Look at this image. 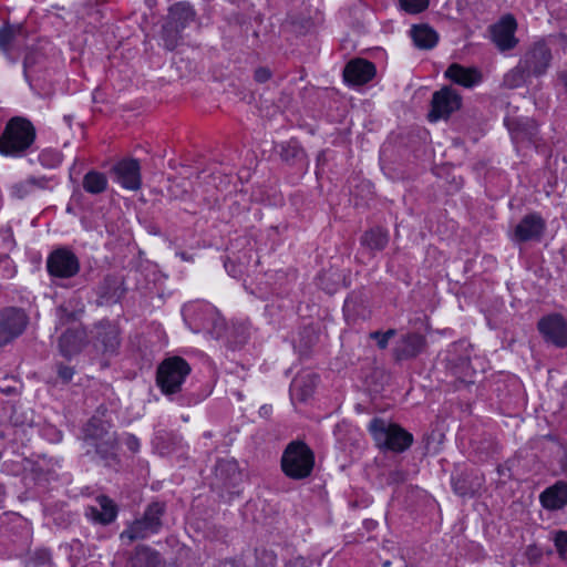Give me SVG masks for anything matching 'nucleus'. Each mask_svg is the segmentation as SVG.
Wrapping results in <instances>:
<instances>
[{
	"instance_id": "6",
	"label": "nucleus",
	"mask_w": 567,
	"mask_h": 567,
	"mask_svg": "<svg viewBox=\"0 0 567 567\" xmlns=\"http://www.w3.org/2000/svg\"><path fill=\"white\" fill-rule=\"evenodd\" d=\"M190 372V367L181 357L165 359L157 368L156 383L164 394L181 391L182 384Z\"/></svg>"
},
{
	"instance_id": "24",
	"label": "nucleus",
	"mask_w": 567,
	"mask_h": 567,
	"mask_svg": "<svg viewBox=\"0 0 567 567\" xmlns=\"http://www.w3.org/2000/svg\"><path fill=\"white\" fill-rule=\"evenodd\" d=\"M99 507L89 506L85 511L87 517L103 525L112 523L117 515L115 504L106 496H100L96 499Z\"/></svg>"
},
{
	"instance_id": "38",
	"label": "nucleus",
	"mask_w": 567,
	"mask_h": 567,
	"mask_svg": "<svg viewBox=\"0 0 567 567\" xmlns=\"http://www.w3.org/2000/svg\"><path fill=\"white\" fill-rule=\"evenodd\" d=\"M430 0H400L402 10L410 14H416L427 9Z\"/></svg>"
},
{
	"instance_id": "12",
	"label": "nucleus",
	"mask_w": 567,
	"mask_h": 567,
	"mask_svg": "<svg viewBox=\"0 0 567 567\" xmlns=\"http://www.w3.org/2000/svg\"><path fill=\"white\" fill-rule=\"evenodd\" d=\"M538 330L544 338L559 348L567 346V322L560 315L544 317L538 322Z\"/></svg>"
},
{
	"instance_id": "30",
	"label": "nucleus",
	"mask_w": 567,
	"mask_h": 567,
	"mask_svg": "<svg viewBox=\"0 0 567 567\" xmlns=\"http://www.w3.org/2000/svg\"><path fill=\"white\" fill-rule=\"evenodd\" d=\"M83 188L86 193L97 195L106 190L107 178L97 171H90L83 177Z\"/></svg>"
},
{
	"instance_id": "16",
	"label": "nucleus",
	"mask_w": 567,
	"mask_h": 567,
	"mask_svg": "<svg viewBox=\"0 0 567 567\" xmlns=\"http://www.w3.org/2000/svg\"><path fill=\"white\" fill-rule=\"evenodd\" d=\"M426 347V339L420 333L402 336L393 349V355L398 361L413 359Z\"/></svg>"
},
{
	"instance_id": "22",
	"label": "nucleus",
	"mask_w": 567,
	"mask_h": 567,
	"mask_svg": "<svg viewBox=\"0 0 567 567\" xmlns=\"http://www.w3.org/2000/svg\"><path fill=\"white\" fill-rule=\"evenodd\" d=\"M96 341L104 353L113 354L120 346L118 330L109 321H102L95 326Z\"/></svg>"
},
{
	"instance_id": "44",
	"label": "nucleus",
	"mask_w": 567,
	"mask_h": 567,
	"mask_svg": "<svg viewBox=\"0 0 567 567\" xmlns=\"http://www.w3.org/2000/svg\"><path fill=\"white\" fill-rule=\"evenodd\" d=\"M557 79L558 84L561 85L564 90L567 92V65L558 72Z\"/></svg>"
},
{
	"instance_id": "39",
	"label": "nucleus",
	"mask_w": 567,
	"mask_h": 567,
	"mask_svg": "<svg viewBox=\"0 0 567 567\" xmlns=\"http://www.w3.org/2000/svg\"><path fill=\"white\" fill-rule=\"evenodd\" d=\"M396 331L394 329H389L385 332L373 331L370 333V338L377 340L378 347L383 350L388 347L390 339H392Z\"/></svg>"
},
{
	"instance_id": "8",
	"label": "nucleus",
	"mask_w": 567,
	"mask_h": 567,
	"mask_svg": "<svg viewBox=\"0 0 567 567\" xmlns=\"http://www.w3.org/2000/svg\"><path fill=\"white\" fill-rule=\"evenodd\" d=\"M431 105L427 117L431 122H436L440 118H447L457 111L462 105V97L454 89L444 86L433 94Z\"/></svg>"
},
{
	"instance_id": "10",
	"label": "nucleus",
	"mask_w": 567,
	"mask_h": 567,
	"mask_svg": "<svg viewBox=\"0 0 567 567\" xmlns=\"http://www.w3.org/2000/svg\"><path fill=\"white\" fill-rule=\"evenodd\" d=\"M517 22L514 16L505 14L496 23L491 25V38L496 48L502 51H508L516 48L518 39L515 37Z\"/></svg>"
},
{
	"instance_id": "42",
	"label": "nucleus",
	"mask_w": 567,
	"mask_h": 567,
	"mask_svg": "<svg viewBox=\"0 0 567 567\" xmlns=\"http://www.w3.org/2000/svg\"><path fill=\"white\" fill-rule=\"evenodd\" d=\"M271 76V72L267 68H259L255 71V80L259 83H265Z\"/></svg>"
},
{
	"instance_id": "20",
	"label": "nucleus",
	"mask_w": 567,
	"mask_h": 567,
	"mask_svg": "<svg viewBox=\"0 0 567 567\" xmlns=\"http://www.w3.org/2000/svg\"><path fill=\"white\" fill-rule=\"evenodd\" d=\"M539 501L546 509L558 511L567 505V483L557 482L547 487L540 495Z\"/></svg>"
},
{
	"instance_id": "25",
	"label": "nucleus",
	"mask_w": 567,
	"mask_h": 567,
	"mask_svg": "<svg viewBox=\"0 0 567 567\" xmlns=\"http://www.w3.org/2000/svg\"><path fill=\"white\" fill-rule=\"evenodd\" d=\"M318 377L313 373L306 372L297 375L290 386L291 394L300 401L310 398L316 389Z\"/></svg>"
},
{
	"instance_id": "1",
	"label": "nucleus",
	"mask_w": 567,
	"mask_h": 567,
	"mask_svg": "<svg viewBox=\"0 0 567 567\" xmlns=\"http://www.w3.org/2000/svg\"><path fill=\"white\" fill-rule=\"evenodd\" d=\"M35 140V128L23 117H12L0 136V154L19 157L30 148Z\"/></svg>"
},
{
	"instance_id": "7",
	"label": "nucleus",
	"mask_w": 567,
	"mask_h": 567,
	"mask_svg": "<svg viewBox=\"0 0 567 567\" xmlns=\"http://www.w3.org/2000/svg\"><path fill=\"white\" fill-rule=\"evenodd\" d=\"M551 51L544 41L533 43L519 60L522 68L534 78L544 75L551 63Z\"/></svg>"
},
{
	"instance_id": "23",
	"label": "nucleus",
	"mask_w": 567,
	"mask_h": 567,
	"mask_svg": "<svg viewBox=\"0 0 567 567\" xmlns=\"http://www.w3.org/2000/svg\"><path fill=\"white\" fill-rule=\"evenodd\" d=\"M124 293V281L118 276L109 275L99 286V297L102 303H115Z\"/></svg>"
},
{
	"instance_id": "46",
	"label": "nucleus",
	"mask_w": 567,
	"mask_h": 567,
	"mask_svg": "<svg viewBox=\"0 0 567 567\" xmlns=\"http://www.w3.org/2000/svg\"><path fill=\"white\" fill-rule=\"evenodd\" d=\"M6 496L4 487L2 484H0V505L2 504Z\"/></svg>"
},
{
	"instance_id": "9",
	"label": "nucleus",
	"mask_w": 567,
	"mask_h": 567,
	"mask_svg": "<svg viewBox=\"0 0 567 567\" xmlns=\"http://www.w3.org/2000/svg\"><path fill=\"white\" fill-rule=\"evenodd\" d=\"M28 324V317L18 308H6L0 311V342L6 346L20 336Z\"/></svg>"
},
{
	"instance_id": "26",
	"label": "nucleus",
	"mask_w": 567,
	"mask_h": 567,
	"mask_svg": "<svg viewBox=\"0 0 567 567\" xmlns=\"http://www.w3.org/2000/svg\"><path fill=\"white\" fill-rule=\"evenodd\" d=\"M83 312V305L80 300H69L56 308L58 326L63 327L76 321Z\"/></svg>"
},
{
	"instance_id": "28",
	"label": "nucleus",
	"mask_w": 567,
	"mask_h": 567,
	"mask_svg": "<svg viewBox=\"0 0 567 567\" xmlns=\"http://www.w3.org/2000/svg\"><path fill=\"white\" fill-rule=\"evenodd\" d=\"M414 44L420 49H431L437 42L436 32L429 25H414L411 30Z\"/></svg>"
},
{
	"instance_id": "31",
	"label": "nucleus",
	"mask_w": 567,
	"mask_h": 567,
	"mask_svg": "<svg viewBox=\"0 0 567 567\" xmlns=\"http://www.w3.org/2000/svg\"><path fill=\"white\" fill-rule=\"evenodd\" d=\"M216 474L228 485H236L241 477L238 464L233 460L219 461L216 466Z\"/></svg>"
},
{
	"instance_id": "14",
	"label": "nucleus",
	"mask_w": 567,
	"mask_h": 567,
	"mask_svg": "<svg viewBox=\"0 0 567 567\" xmlns=\"http://www.w3.org/2000/svg\"><path fill=\"white\" fill-rule=\"evenodd\" d=\"M24 31L21 24H6L0 29V50L12 61L17 60L16 51L24 45Z\"/></svg>"
},
{
	"instance_id": "40",
	"label": "nucleus",
	"mask_w": 567,
	"mask_h": 567,
	"mask_svg": "<svg viewBox=\"0 0 567 567\" xmlns=\"http://www.w3.org/2000/svg\"><path fill=\"white\" fill-rule=\"evenodd\" d=\"M554 542L559 556L567 560V532H558L555 535Z\"/></svg>"
},
{
	"instance_id": "32",
	"label": "nucleus",
	"mask_w": 567,
	"mask_h": 567,
	"mask_svg": "<svg viewBox=\"0 0 567 567\" xmlns=\"http://www.w3.org/2000/svg\"><path fill=\"white\" fill-rule=\"evenodd\" d=\"M48 179L45 177H29L25 181L16 183L11 186V195L18 199L28 196L35 188H44Z\"/></svg>"
},
{
	"instance_id": "5",
	"label": "nucleus",
	"mask_w": 567,
	"mask_h": 567,
	"mask_svg": "<svg viewBox=\"0 0 567 567\" xmlns=\"http://www.w3.org/2000/svg\"><path fill=\"white\" fill-rule=\"evenodd\" d=\"M166 512L164 503L154 502L150 504L143 516L132 522L128 527L121 533L122 539L134 542L145 539L151 535L157 534L162 528V518Z\"/></svg>"
},
{
	"instance_id": "29",
	"label": "nucleus",
	"mask_w": 567,
	"mask_h": 567,
	"mask_svg": "<svg viewBox=\"0 0 567 567\" xmlns=\"http://www.w3.org/2000/svg\"><path fill=\"white\" fill-rule=\"evenodd\" d=\"M159 555L150 547H140L130 560V567H158Z\"/></svg>"
},
{
	"instance_id": "15",
	"label": "nucleus",
	"mask_w": 567,
	"mask_h": 567,
	"mask_svg": "<svg viewBox=\"0 0 567 567\" xmlns=\"http://www.w3.org/2000/svg\"><path fill=\"white\" fill-rule=\"evenodd\" d=\"M545 220L538 214L526 215L515 227L513 239L518 243L539 239Z\"/></svg>"
},
{
	"instance_id": "35",
	"label": "nucleus",
	"mask_w": 567,
	"mask_h": 567,
	"mask_svg": "<svg viewBox=\"0 0 567 567\" xmlns=\"http://www.w3.org/2000/svg\"><path fill=\"white\" fill-rule=\"evenodd\" d=\"M481 486L482 478L478 476L471 481H468L467 476H462L453 482L454 492L460 496H473L480 491Z\"/></svg>"
},
{
	"instance_id": "45",
	"label": "nucleus",
	"mask_w": 567,
	"mask_h": 567,
	"mask_svg": "<svg viewBox=\"0 0 567 567\" xmlns=\"http://www.w3.org/2000/svg\"><path fill=\"white\" fill-rule=\"evenodd\" d=\"M390 482L391 483H400L404 481V475L400 471H393L390 473Z\"/></svg>"
},
{
	"instance_id": "41",
	"label": "nucleus",
	"mask_w": 567,
	"mask_h": 567,
	"mask_svg": "<svg viewBox=\"0 0 567 567\" xmlns=\"http://www.w3.org/2000/svg\"><path fill=\"white\" fill-rule=\"evenodd\" d=\"M56 373L62 383H69L74 375V370L69 365L58 364Z\"/></svg>"
},
{
	"instance_id": "19",
	"label": "nucleus",
	"mask_w": 567,
	"mask_h": 567,
	"mask_svg": "<svg viewBox=\"0 0 567 567\" xmlns=\"http://www.w3.org/2000/svg\"><path fill=\"white\" fill-rule=\"evenodd\" d=\"M87 343L84 329H69L59 340V349L63 357L71 358L78 354Z\"/></svg>"
},
{
	"instance_id": "27",
	"label": "nucleus",
	"mask_w": 567,
	"mask_h": 567,
	"mask_svg": "<svg viewBox=\"0 0 567 567\" xmlns=\"http://www.w3.org/2000/svg\"><path fill=\"white\" fill-rule=\"evenodd\" d=\"M388 243V231L379 227L365 231L361 237V245L372 252L383 250Z\"/></svg>"
},
{
	"instance_id": "37",
	"label": "nucleus",
	"mask_w": 567,
	"mask_h": 567,
	"mask_svg": "<svg viewBox=\"0 0 567 567\" xmlns=\"http://www.w3.org/2000/svg\"><path fill=\"white\" fill-rule=\"evenodd\" d=\"M537 133V126L534 122L526 121L524 124H517V126L512 130L513 138L518 141L528 140L530 141L534 135Z\"/></svg>"
},
{
	"instance_id": "4",
	"label": "nucleus",
	"mask_w": 567,
	"mask_h": 567,
	"mask_svg": "<svg viewBox=\"0 0 567 567\" xmlns=\"http://www.w3.org/2000/svg\"><path fill=\"white\" fill-rule=\"evenodd\" d=\"M84 442L101 458L111 460L115 457L117 439L109 422L93 416L84 429Z\"/></svg>"
},
{
	"instance_id": "43",
	"label": "nucleus",
	"mask_w": 567,
	"mask_h": 567,
	"mask_svg": "<svg viewBox=\"0 0 567 567\" xmlns=\"http://www.w3.org/2000/svg\"><path fill=\"white\" fill-rule=\"evenodd\" d=\"M125 445L133 453H136L140 450V441H138V439L136 436H134L132 434H128L126 436Z\"/></svg>"
},
{
	"instance_id": "3",
	"label": "nucleus",
	"mask_w": 567,
	"mask_h": 567,
	"mask_svg": "<svg viewBox=\"0 0 567 567\" xmlns=\"http://www.w3.org/2000/svg\"><path fill=\"white\" fill-rule=\"evenodd\" d=\"M315 465V455L303 442L296 441L287 445L281 456L282 472L292 480L308 477Z\"/></svg>"
},
{
	"instance_id": "11",
	"label": "nucleus",
	"mask_w": 567,
	"mask_h": 567,
	"mask_svg": "<svg viewBox=\"0 0 567 567\" xmlns=\"http://www.w3.org/2000/svg\"><path fill=\"white\" fill-rule=\"evenodd\" d=\"M47 268L52 277L71 278L80 270L78 257L68 249H56L50 254Z\"/></svg>"
},
{
	"instance_id": "13",
	"label": "nucleus",
	"mask_w": 567,
	"mask_h": 567,
	"mask_svg": "<svg viewBox=\"0 0 567 567\" xmlns=\"http://www.w3.org/2000/svg\"><path fill=\"white\" fill-rule=\"evenodd\" d=\"M115 181L124 188L137 190L141 187V167L136 159H124L113 167Z\"/></svg>"
},
{
	"instance_id": "21",
	"label": "nucleus",
	"mask_w": 567,
	"mask_h": 567,
	"mask_svg": "<svg viewBox=\"0 0 567 567\" xmlns=\"http://www.w3.org/2000/svg\"><path fill=\"white\" fill-rule=\"evenodd\" d=\"M445 76L465 87H472L482 80V74L477 69L464 68L457 63H453L446 69Z\"/></svg>"
},
{
	"instance_id": "36",
	"label": "nucleus",
	"mask_w": 567,
	"mask_h": 567,
	"mask_svg": "<svg viewBox=\"0 0 567 567\" xmlns=\"http://www.w3.org/2000/svg\"><path fill=\"white\" fill-rule=\"evenodd\" d=\"M528 78L532 76L527 74V71H525L518 62L514 69L505 74L503 82L506 87L516 89L524 85Z\"/></svg>"
},
{
	"instance_id": "2",
	"label": "nucleus",
	"mask_w": 567,
	"mask_h": 567,
	"mask_svg": "<svg viewBox=\"0 0 567 567\" xmlns=\"http://www.w3.org/2000/svg\"><path fill=\"white\" fill-rule=\"evenodd\" d=\"M369 431L379 449L403 452L413 442L412 434L384 419L374 417L369 424Z\"/></svg>"
},
{
	"instance_id": "18",
	"label": "nucleus",
	"mask_w": 567,
	"mask_h": 567,
	"mask_svg": "<svg viewBox=\"0 0 567 567\" xmlns=\"http://www.w3.org/2000/svg\"><path fill=\"white\" fill-rule=\"evenodd\" d=\"M374 74V64L362 59L350 61L343 71L344 80L354 85H361L369 82Z\"/></svg>"
},
{
	"instance_id": "17",
	"label": "nucleus",
	"mask_w": 567,
	"mask_h": 567,
	"mask_svg": "<svg viewBox=\"0 0 567 567\" xmlns=\"http://www.w3.org/2000/svg\"><path fill=\"white\" fill-rule=\"evenodd\" d=\"M472 346L467 341H458L449 350L447 361L456 374L470 375Z\"/></svg>"
},
{
	"instance_id": "34",
	"label": "nucleus",
	"mask_w": 567,
	"mask_h": 567,
	"mask_svg": "<svg viewBox=\"0 0 567 567\" xmlns=\"http://www.w3.org/2000/svg\"><path fill=\"white\" fill-rule=\"evenodd\" d=\"M169 17L176 28H184L194 18V10L187 2L175 3L169 10Z\"/></svg>"
},
{
	"instance_id": "47",
	"label": "nucleus",
	"mask_w": 567,
	"mask_h": 567,
	"mask_svg": "<svg viewBox=\"0 0 567 567\" xmlns=\"http://www.w3.org/2000/svg\"><path fill=\"white\" fill-rule=\"evenodd\" d=\"M30 63H31L30 58H29V56H27V58L24 59V69H28V68L30 66Z\"/></svg>"
},
{
	"instance_id": "33",
	"label": "nucleus",
	"mask_w": 567,
	"mask_h": 567,
	"mask_svg": "<svg viewBox=\"0 0 567 567\" xmlns=\"http://www.w3.org/2000/svg\"><path fill=\"white\" fill-rule=\"evenodd\" d=\"M205 318L202 322L200 329L210 332L215 338L221 337L225 330L224 319L212 308H205Z\"/></svg>"
}]
</instances>
